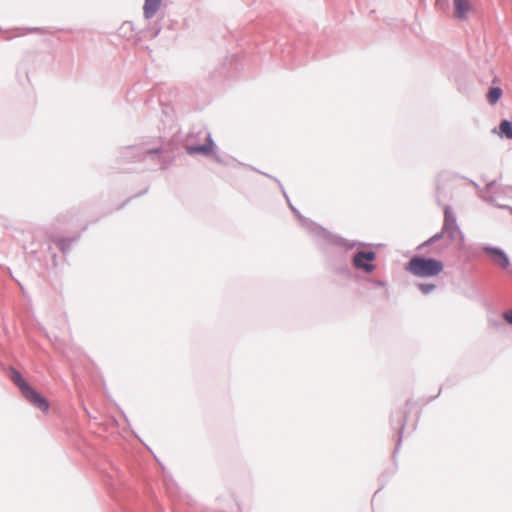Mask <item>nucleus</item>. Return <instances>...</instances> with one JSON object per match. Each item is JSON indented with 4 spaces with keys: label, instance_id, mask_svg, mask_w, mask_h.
I'll use <instances>...</instances> for the list:
<instances>
[{
    "label": "nucleus",
    "instance_id": "0eeeda50",
    "mask_svg": "<svg viewBox=\"0 0 512 512\" xmlns=\"http://www.w3.org/2000/svg\"><path fill=\"white\" fill-rule=\"evenodd\" d=\"M494 132L497 133L500 137L512 140V122L508 120H502L500 122L498 131L495 129Z\"/></svg>",
    "mask_w": 512,
    "mask_h": 512
},
{
    "label": "nucleus",
    "instance_id": "ddd939ff",
    "mask_svg": "<svg viewBox=\"0 0 512 512\" xmlns=\"http://www.w3.org/2000/svg\"><path fill=\"white\" fill-rule=\"evenodd\" d=\"M503 319L512 325V309L503 313Z\"/></svg>",
    "mask_w": 512,
    "mask_h": 512
},
{
    "label": "nucleus",
    "instance_id": "6e6552de",
    "mask_svg": "<svg viewBox=\"0 0 512 512\" xmlns=\"http://www.w3.org/2000/svg\"><path fill=\"white\" fill-rule=\"evenodd\" d=\"M213 150V143L212 141L209 139V142L208 144H205V145H200V146H191L188 148V153L189 154H196V153H199V154H204V155H207V154H210Z\"/></svg>",
    "mask_w": 512,
    "mask_h": 512
},
{
    "label": "nucleus",
    "instance_id": "1a4fd4ad",
    "mask_svg": "<svg viewBox=\"0 0 512 512\" xmlns=\"http://www.w3.org/2000/svg\"><path fill=\"white\" fill-rule=\"evenodd\" d=\"M502 96V89L500 87H492L487 93V100L491 105L496 104Z\"/></svg>",
    "mask_w": 512,
    "mask_h": 512
},
{
    "label": "nucleus",
    "instance_id": "f8f14e48",
    "mask_svg": "<svg viewBox=\"0 0 512 512\" xmlns=\"http://www.w3.org/2000/svg\"><path fill=\"white\" fill-rule=\"evenodd\" d=\"M454 229V220L452 218H450V216L448 215L447 211L445 212V225H444V230H448V229Z\"/></svg>",
    "mask_w": 512,
    "mask_h": 512
},
{
    "label": "nucleus",
    "instance_id": "7ed1b4c3",
    "mask_svg": "<svg viewBox=\"0 0 512 512\" xmlns=\"http://www.w3.org/2000/svg\"><path fill=\"white\" fill-rule=\"evenodd\" d=\"M375 258L376 254L373 251H360L353 257V264L356 268L370 273L375 269V266L372 264Z\"/></svg>",
    "mask_w": 512,
    "mask_h": 512
},
{
    "label": "nucleus",
    "instance_id": "9b49d317",
    "mask_svg": "<svg viewBox=\"0 0 512 512\" xmlns=\"http://www.w3.org/2000/svg\"><path fill=\"white\" fill-rule=\"evenodd\" d=\"M418 288L420 289V291L424 294H428L430 292H432L436 286L434 284H419L418 285Z\"/></svg>",
    "mask_w": 512,
    "mask_h": 512
},
{
    "label": "nucleus",
    "instance_id": "f03ea898",
    "mask_svg": "<svg viewBox=\"0 0 512 512\" xmlns=\"http://www.w3.org/2000/svg\"><path fill=\"white\" fill-rule=\"evenodd\" d=\"M12 381L18 386L23 397L29 401L33 406L37 407L43 412L49 409L48 401L35 389H33L21 376L18 371H13L11 376Z\"/></svg>",
    "mask_w": 512,
    "mask_h": 512
},
{
    "label": "nucleus",
    "instance_id": "9d476101",
    "mask_svg": "<svg viewBox=\"0 0 512 512\" xmlns=\"http://www.w3.org/2000/svg\"><path fill=\"white\" fill-rule=\"evenodd\" d=\"M54 242L62 252H65L69 248V245H70V241L65 238H57L54 240Z\"/></svg>",
    "mask_w": 512,
    "mask_h": 512
},
{
    "label": "nucleus",
    "instance_id": "39448f33",
    "mask_svg": "<svg viewBox=\"0 0 512 512\" xmlns=\"http://www.w3.org/2000/svg\"><path fill=\"white\" fill-rule=\"evenodd\" d=\"M474 6L471 0H453V17L458 20H467L473 12Z\"/></svg>",
    "mask_w": 512,
    "mask_h": 512
},
{
    "label": "nucleus",
    "instance_id": "20e7f679",
    "mask_svg": "<svg viewBox=\"0 0 512 512\" xmlns=\"http://www.w3.org/2000/svg\"><path fill=\"white\" fill-rule=\"evenodd\" d=\"M483 252L500 268L507 269L510 266V260L503 250L491 246H484Z\"/></svg>",
    "mask_w": 512,
    "mask_h": 512
},
{
    "label": "nucleus",
    "instance_id": "423d86ee",
    "mask_svg": "<svg viewBox=\"0 0 512 512\" xmlns=\"http://www.w3.org/2000/svg\"><path fill=\"white\" fill-rule=\"evenodd\" d=\"M161 0H145L143 13L146 18H151L159 9Z\"/></svg>",
    "mask_w": 512,
    "mask_h": 512
},
{
    "label": "nucleus",
    "instance_id": "f257e3e1",
    "mask_svg": "<svg viewBox=\"0 0 512 512\" xmlns=\"http://www.w3.org/2000/svg\"><path fill=\"white\" fill-rule=\"evenodd\" d=\"M444 269L442 261L434 258L414 256L406 265V270L416 277L428 278L439 275Z\"/></svg>",
    "mask_w": 512,
    "mask_h": 512
}]
</instances>
